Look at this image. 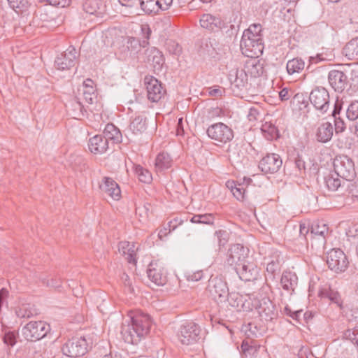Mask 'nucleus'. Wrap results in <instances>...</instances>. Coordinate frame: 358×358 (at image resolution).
I'll return each instance as SVG.
<instances>
[{
  "label": "nucleus",
  "instance_id": "nucleus-3",
  "mask_svg": "<svg viewBox=\"0 0 358 358\" xmlns=\"http://www.w3.org/2000/svg\"><path fill=\"white\" fill-rule=\"evenodd\" d=\"M89 349V343L85 337H73L62 346V352L69 357H79L85 355Z\"/></svg>",
  "mask_w": 358,
  "mask_h": 358
},
{
  "label": "nucleus",
  "instance_id": "nucleus-36",
  "mask_svg": "<svg viewBox=\"0 0 358 358\" xmlns=\"http://www.w3.org/2000/svg\"><path fill=\"white\" fill-rule=\"evenodd\" d=\"M342 178L336 176V173H331L324 178V182L329 190L334 192L342 185Z\"/></svg>",
  "mask_w": 358,
  "mask_h": 358
},
{
  "label": "nucleus",
  "instance_id": "nucleus-29",
  "mask_svg": "<svg viewBox=\"0 0 358 358\" xmlns=\"http://www.w3.org/2000/svg\"><path fill=\"white\" fill-rule=\"evenodd\" d=\"M103 137L108 142V141H112L115 143H120L122 141L121 132L113 124H107L106 125Z\"/></svg>",
  "mask_w": 358,
  "mask_h": 358
},
{
  "label": "nucleus",
  "instance_id": "nucleus-54",
  "mask_svg": "<svg viewBox=\"0 0 358 358\" xmlns=\"http://www.w3.org/2000/svg\"><path fill=\"white\" fill-rule=\"evenodd\" d=\"M36 306L31 303H24L20 307L19 311L24 313H31L36 311Z\"/></svg>",
  "mask_w": 358,
  "mask_h": 358
},
{
  "label": "nucleus",
  "instance_id": "nucleus-31",
  "mask_svg": "<svg viewBox=\"0 0 358 358\" xmlns=\"http://www.w3.org/2000/svg\"><path fill=\"white\" fill-rule=\"evenodd\" d=\"M172 165V159L166 152L159 153L155 159V169L157 172H161L165 169H169Z\"/></svg>",
  "mask_w": 358,
  "mask_h": 358
},
{
  "label": "nucleus",
  "instance_id": "nucleus-21",
  "mask_svg": "<svg viewBox=\"0 0 358 358\" xmlns=\"http://www.w3.org/2000/svg\"><path fill=\"white\" fill-rule=\"evenodd\" d=\"M257 58L250 57V59L247 60L245 65L244 70L247 74L250 75L253 78H258L264 73V62Z\"/></svg>",
  "mask_w": 358,
  "mask_h": 358
},
{
  "label": "nucleus",
  "instance_id": "nucleus-17",
  "mask_svg": "<svg viewBox=\"0 0 358 358\" xmlns=\"http://www.w3.org/2000/svg\"><path fill=\"white\" fill-rule=\"evenodd\" d=\"M149 279L157 285L166 283V276L164 267L158 262H151L147 270Z\"/></svg>",
  "mask_w": 358,
  "mask_h": 358
},
{
  "label": "nucleus",
  "instance_id": "nucleus-56",
  "mask_svg": "<svg viewBox=\"0 0 358 358\" xmlns=\"http://www.w3.org/2000/svg\"><path fill=\"white\" fill-rule=\"evenodd\" d=\"M278 269V264L273 261L269 262L266 266V271L271 273V278H274V273Z\"/></svg>",
  "mask_w": 358,
  "mask_h": 358
},
{
  "label": "nucleus",
  "instance_id": "nucleus-23",
  "mask_svg": "<svg viewBox=\"0 0 358 358\" xmlns=\"http://www.w3.org/2000/svg\"><path fill=\"white\" fill-rule=\"evenodd\" d=\"M147 129V117L143 113H139L131 120L129 130L135 135H140Z\"/></svg>",
  "mask_w": 358,
  "mask_h": 358
},
{
  "label": "nucleus",
  "instance_id": "nucleus-22",
  "mask_svg": "<svg viewBox=\"0 0 358 358\" xmlns=\"http://www.w3.org/2000/svg\"><path fill=\"white\" fill-rule=\"evenodd\" d=\"M88 147L91 152L101 155L108 148V142L101 135H96L90 138Z\"/></svg>",
  "mask_w": 358,
  "mask_h": 358
},
{
  "label": "nucleus",
  "instance_id": "nucleus-10",
  "mask_svg": "<svg viewBox=\"0 0 358 358\" xmlns=\"http://www.w3.org/2000/svg\"><path fill=\"white\" fill-rule=\"evenodd\" d=\"M241 50L242 53L248 57H259L263 52V41L258 39L241 38Z\"/></svg>",
  "mask_w": 358,
  "mask_h": 358
},
{
  "label": "nucleus",
  "instance_id": "nucleus-48",
  "mask_svg": "<svg viewBox=\"0 0 358 358\" xmlns=\"http://www.w3.org/2000/svg\"><path fill=\"white\" fill-rule=\"evenodd\" d=\"M167 50L173 55H180L182 52L181 46L174 41H169L166 43Z\"/></svg>",
  "mask_w": 358,
  "mask_h": 358
},
{
  "label": "nucleus",
  "instance_id": "nucleus-12",
  "mask_svg": "<svg viewBox=\"0 0 358 358\" xmlns=\"http://www.w3.org/2000/svg\"><path fill=\"white\" fill-rule=\"evenodd\" d=\"M77 57V50L70 46L64 53L56 58L55 65L59 70L69 69L75 66Z\"/></svg>",
  "mask_w": 358,
  "mask_h": 358
},
{
  "label": "nucleus",
  "instance_id": "nucleus-30",
  "mask_svg": "<svg viewBox=\"0 0 358 358\" xmlns=\"http://www.w3.org/2000/svg\"><path fill=\"white\" fill-rule=\"evenodd\" d=\"M253 306L257 313H273L275 309L273 302L267 297L262 298L261 300H255L253 302Z\"/></svg>",
  "mask_w": 358,
  "mask_h": 358
},
{
  "label": "nucleus",
  "instance_id": "nucleus-41",
  "mask_svg": "<svg viewBox=\"0 0 358 358\" xmlns=\"http://www.w3.org/2000/svg\"><path fill=\"white\" fill-rule=\"evenodd\" d=\"M214 216L213 214H198L194 215L190 219V222L194 224H205L212 225L214 223Z\"/></svg>",
  "mask_w": 358,
  "mask_h": 358
},
{
  "label": "nucleus",
  "instance_id": "nucleus-9",
  "mask_svg": "<svg viewBox=\"0 0 358 358\" xmlns=\"http://www.w3.org/2000/svg\"><path fill=\"white\" fill-rule=\"evenodd\" d=\"M208 136L218 142L227 143L230 141L233 137V131L226 124L219 122L211 125L207 129Z\"/></svg>",
  "mask_w": 358,
  "mask_h": 358
},
{
  "label": "nucleus",
  "instance_id": "nucleus-43",
  "mask_svg": "<svg viewBox=\"0 0 358 358\" xmlns=\"http://www.w3.org/2000/svg\"><path fill=\"white\" fill-rule=\"evenodd\" d=\"M346 117L350 121L358 119V101L350 103L346 110Z\"/></svg>",
  "mask_w": 358,
  "mask_h": 358
},
{
  "label": "nucleus",
  "instance_id": "nucleus-20",
  "mask_svg": "<svg viewBox=\"0 0 358 358\" xmlns=\"http://www.w3.org/2000/svg\"><path fill=\"white\" fill-rule=\"evenodd\" d=\"M148 62L152 66L155 71H161L164 64V58L161 51L155 47L145 50Z\"/></svg>",
  "mask_w": 358,
  "mask_h": 358
},
{
  "label": "nucleus",
  "instance_id": "nucleus-4",
  "mask_svg": "<svg viewBox=\"0 0 358 358\" xmlns=\"http://www.w3.org/2000/svg\"><path fill=\"white\" fill-rule=\"evenodd\" d=\"M334 169L336 176L348 181L352 180L356 174L354 163L347 156L336 157L334 161Z\"/></svg>",
  "mask_w": 358,
  "mask_h": 358
},
{
  "label": "nucleus",
  "instance_id": "nucleus-45",
  "mask_svg": "<svg viewBox=\"0 0 358 358\" xmlns=\"http://www.w3.org/2000/svg\"><path fill=\"white\" fill-rule=\"evenodd\" d=\"M83 99L86 103L92 104L96 99L95 90L93 87H83Z\"/></svg>",
  "mask_w": 358,
  "mask_h": 358
},
{
  "label": "nucleus",
  "instance_id": "nucleus-55",
  "mask_svg": "<svg viewBox=\"0 0 358 358\" xmlns=\"http://www.w3.org/2000/svg\"><path fill=\"white\" fill-rule=\"evenodd\" d=\"M246 34L249 33H254L255 34H262V27L259 23H255L251 24L246 30Z\"/></svg>",
  "mask_w": 358,
  "mask_h": 358
},
{
  "label": "nucleus",
  "instance_id": "nucleus-64",
  "mask_svg": "<svg viewBox=\"0 0 358 358\" xmlns=\"http://www.w3.org/2000/svg\"><path fill=\"white\" fill-rule=\"evenodd\" d=\"M345 129L344 122L342 120H335L336 132H342Z\"/></svg>",
  "mask_w": 358,
  "mask_h": 358
},
{
  "label": "nucleus",
  "instance_id": "nucleus-6",
  "mask_svg": "<svg viewBox=\"0 0 358 358\" xmlns=\"http://www.w3.org/2000/svg\"><path fill=\"white\" fill-rule=\"evenodd\" d=\"M199 327L194 322L185 321L180 326L178 338L183 345L195 343L200 334Z\"/></svg>",
  "mask_w": 358,
  "mask_h": 358
},
{
  "label": "nucleus",
  "instance_id": "nucleus-27",
  "mask_svg": "<svg viewBox=\"0 0 358 358\" xmlns=\"http://www.w3.org/2000/svg\"><path fill=\"white\" fill-rule=\"evenodd\" d=\"M298 278L296 275L291 271H285L280 279V284L285 290L288 292L294 291L297 285Z\"/></svg>",
  "mask_w": 358,
  "mask_h": 358
},
{
  "label": "nucleus",
  "instance_id": "nucleus-7",
  "mask_svg": "<svg viewBox=\"0 0 358 358\" xmlns=\"http://www.w3.org/2000/svg\"><path fill=\"white\" fill-rule=\"evenodd\" d=\"M50 329V324L43 321H31L24 327L23 334L27 340L38 341L43 338Z\"/></svg>",
  "mask_w": 358,
  "mask_h": 358
},
{
  "label": "nucleus",
  "instance_id": "nucleus-63",
  "mask_svg": "<svg viewBox=\"0 0 358 358\" xmlns=\"http://www.w3.org/2000/svg\"><path fill=\"white\" fill-rule=\"evenodd\" d=\"M279 96L282 101H286L290 98L291 94L287 88H284L279 92Z\"/></svg>",
  "mask_w": 358,
  "mask_h": 358
},
{
  "label": "nucleus",
  "instance_id": "nucleus-60",
  "mask_svg": "<svg viewBox=\"0 0 358 358\" xmlns=\"http://www.w3.org/2000/svg\"><path fill=\"white\" fill-rule=\"evenodd\" d=\"M247 116L250 121L257 120L258 119V117L259 116V113L258 109L256 108H250L249 109Z\"/></svg>",
  "mask_w": 358,
  "mask_h": 358
},
{
  "label": "nucleus",
  "instance_id": "nucleus-5",
  "mask_svg": "<svg viewBox=\"0 0 358 358\" xmlns=\"http://www.w3.org/2000/svg\"><path fill=\"white\" fill-rule=\"evenodd\" d=\"M327 264L331 271L341 273L348 268L349 262L345 254L341 249H333L327 254Z\"/></svg>",
  "mask_w": 358,
  "mask_h": 358
},
{
  "label": "nucleus",
  "instance_id": "nucleus-25",
  "mask_svg": "<svg viewBox=\"0 0 358 358\" xmlns=\"http://www.w3.org/2000/svg\"><path fill=\"white\" fill-rule=\"evenodd\" d=\"M119 252L126 257V259L129 263L136 264V248L134 243H129L127 241L120 242L118 246Z\"/></svg>",
  "mask_w": 358,
  "mask_h": 358
},
{
  "label": "nucleus",
  "instance_id": "nucleus-61",
  "mask_svg": "<svg viewBox=\"0 0 358 358\" xmlns=\"http://www.w3.org/2000/svg\"><path fill=\"white\" fill-rule=\"evenodd\" d=\"M142 35L148 41L150 38L151 34V29L148 24H143L141 27Z\"/></svg>",
  "mask_w": 358,
  "mask_h": 358
},
{
  "label": "nucleus",
  "instance_id": "nucleus-38",
  "mask_svg": "<svg viewBox=\"0 0 358 358\" xmlns=\"http://www.w3.org/2000/svg\"><path fill=\"white\" fill-rule=\"evenodd\" d=\"M305 66L304 62L299 58H294L287 63V71L290 75L301 72Z\"/></svg>",
  "mask_w": 358,
  "mask_h": 358
},
{
  "label": "nucleus",
  "instance_id": "nucleus-47",
  "mask_svg": "<svg viewBox=\"0 0 358 358\" xmlns=\"http://www.w3.org/2000/svg\"><path fill=\"white\" fill-rule=\"evenodd\" d=\"M344 337L358 347V329H348L344 333Z\"/></svg>",
  "mask_w": 358,
  "mask_h": 358
},
{
  "label": "nucleus",
  "instance_id": "nucleus-13",
  "mask_svg": "<svg viewBox=\"0 0 358 358\" xmlns=\"http://www.w3.org/2000/svg\"><path fill=\"white\" fill-rule=\"evenodd\" d=\"M282 164V159L278 155L270 154L261 159L259 168L265 173H274L279 170Z\"/></svg>",
  "mask_w": 358,
  "mask_h": 358
},
{
  "label": "nucleus",
  "instance_id": "nucleus-53",
  "mask_svg": "<svg viewBox=\"0 0 358 358\" xmlns=\"http://www.w3.org/2000/svg\"><path fill=\"white\" fill-rule=\"evenodd\" d=\"M215 235L217 236V238L219 242V245H224L227 241V236L228 234L227 231L224 230H218L215 231Z\"/></svg>",
  "mask_w": 358,
  "mask_h": 358
},
{
  "label": "nucleus",
  "instance_id": "nucleus-14",
  "mask_svg": "<svg viewBox=\"0 0 358 358\" xmlns=\"http://www.w3.org/2000/svg\"><path fill=\"white\" fill-rule=\"evenodd\" d=\"M236 270L239 278L245 281L256 280L259 275V268L252 262H244Z\"/></svg>",
  "mask_w": 358,
  "mask_h": 358
},
{
  "label": "nucleus",
  "instance_id": "nucleus-52",
  "mask_svg": "<svg viewBox=\"0 0 358 358\" xmlns=\"http://www.w3.org/2000/svg\"><path fill=\"white\" fill-rule=\"evenodd\" d=\"M5 344L9 346H13L16 343L15 335L13 332L6 333L3 338Z\"/></svg>",
  "mask_w": 358,
  "mask_h": 358
},
{
  "label": "nucleus",
  "instance_id": "nucleus-57",
  "mask_svg": "<svg viewBox=\"0 0 358 358\" xmlns=\"http://www.w3.org/2000/svg\"><path fill=\"white\" fill-rule=\"evenodd\" d=\"M182 223H183V220L179 217H176L173 220H171L168 223V227H169V231L175 230L178 226L181 225Z\"/></svg>",
  "mask_w": 358,
  "mask_h": 358
},
{
  "label": "nucleus",
  "instance_id": "nucleus-24",
  "mask_svg": "<svg viewBox=\"0 0 358 358\" xmlns=\"http://www.w3.org/2000/svg\"><path fill=\"white\" fill-rule=\"evenodd\" d=\"M229 80L237 88H243L248 83V74L244 69H233L229 74Z\"/></svg>",
  "mask_w": 358,
  "mask_h": 358
},
{
  "label": "nucleus",
  "instance_id": "nucleus-33",
  "mask_svg": "<svg viewBox=\"0 0 358 358\" xmlns=\"http://www.w3.org/2000/svg\"><path fill=\"white\" fill-rule=\"evenodd\" d=\"M328 233L329 228L327 225L324 222L320 221L312 224L310 235L311 238H313V236H320L324 241Z\"/></svg>",
  "mask_w": 358,
  "mask_h": 358
},
{
  "label": "nucleus",
  "instance_id": "nucleus-18",
  "mask_svg": "<svg viewBox=\"0 0 358 358\" xmlns=\"http://www.w3.org/2000/svg\"><path fill=\"white\" fill-rule=\"evenodd\" d=\"M99 189L101 192L110 196L113 200H119L121 196V191L117 183L112 178L104 177L99 184Z\"/></svg>",
  "mask_w": 358,
  "mask_h": 358
},
{
  "label": "nucleus",
  "instance_id": "nucleus-2",
  "mask_svg": "<svg viewBox=\"0 0 358 358\" xmlns=\"http://www.w3.org/2000/svg\"><path fill=\"white\" fill-rule=\"evenodd\" d=\"M208 290L218 303L225 302L227 299L232 306H236L231 300L237 299L238 295L235 293L229 294L227 282L221 277H211L208 280ZM238 306V304L236 305Z\"/></svg>",
  "mask_w": 358,
  "mask_h": 358
},
{
  "label": "nucleus",
  "instance_id": "nucleus-49",
  "mask_svg": "<svg viewBox=\"0 0 358 358\" xmlns=\"http://www.w3.org/2000/svg\"><path fill=\"white\" fill-rule=\"evenodd\" d=\"M73 108V115L75 116V118H80L81 116L84 115L85 108L83 103L80 101H75L72 104Z\"/></svg>",
  "mask_w": 358,
  "mask_h": 358
},
{
  "label": "nucleus",
  "instance_id": "nucleus-28",
  "mask_svg": "<svg viewBox=\"0 0 358 358\" xmlns=\"http://www.w3.org/2000/svg\"><path fill=\"white\" fill-rule=\"evenodd\" d=\"M318 296H320L322 299H327L329 300L331 303L336 304L337 306H342V300L340 294L338 292L334 291L329 287H324L320 289L318 292Z\"/></svg>",
  "mask_w": 358,
  "mask_h": 358
},
{
  "label": "nucleus",
  "instance_id": "nucleus-35",
  "mask_svg": "<svg viewBox=\"0 0 358 358\" xmlns=\"http://www.w3.org/2000/svg\"><path fill=\"white\" fill-rule=\"evenodd\" d=\"M226 187L232 192L237 200L242 201L245 194V189L241 184H237L234 180H229L226 182Z\"/></svg>",
  "mask_w": 358,
  "mask_h": 358
},
{
  "label": "nucleus",
  "instance_id": "nucleus-50",
  "mask_svg": "<svg viewBox=\"0 0 358 358\" xmlns=\"http://www.w3.org/2000/svg\"><path fill=\"white\" fill-rule=\"evenodd\" d=\"M348 191L353 201H358V181H355L348 185Z\"/></svg>",
  "mask_w": 358,
  "mask_h": 358
},
{
  "label": "nucleus",
  "instance_id": "nucleus-44",
  "mask_svg": "<svg viewBox=\"0 0 358 358\" xmlns=\"http://www.w3.org/2000/svg\"><path fill=\"white\" fill-rule=\"evenodd\" d=\"M261 130L265 134V137L267 138H273L277 134V129L271 123L265 122L262 125Z\"/></svg>",
  "mask_w": 358,
  "mask_h": 358
},
{
  "label": "nucleus",
  "instance_id": "nucleus-19",
  "mask_svg": "<svg viewBox=\"0 0 358 358\" xmlns=\"http://www.w3.org/2000/svg\"><path fill=\"white\" fill-rule=\"evenodd\" d=\"M329 83L336 92H343L347 86L348 78L341 71L332 70L329 73Z\"/></svg>",
  "mask_w": 358,
  "mask_h": 358
},
{
  "label": "nucleus",
  "instance_id": "nucleus-15",
  "mask_svg": "<svg viewBox=\"0 0 358 358\" xmlns=\"http://www.w3.org/2000/svg\"><path fill=\"white\" fill-rule=\"evenodd\" d=\"M246 251L245 248L241 244H234L228 250L227 255V262L230 266L243 264L246 257Z\"/></svg>",
  "mask_w": 358,
  "mask_h": 358
},
{
  "label": "nucleus",
  "instance_id": "nucleus-62",
  "mask_svg": "<svg viewBox=\"0 0 358 358\" xmlns=\"http://www.w3.org/2000/svg\"><path fill=\"white\" fill-rule=\"evenodd\" d=\"M295 165H296V167L299 170V171H302V170H305L306 169V166H305V162L304 160L301 157H297L296 159H295Z\"/></svg>",
  "mask_w": 358,
  "mask_h": 358
},
{
  "label": "nucleus",
  "instance_id": "nucleus-51",
  "mask_svg": "<svg viewBox=\"0 0 358 358\" xmlns=\"http://www.w3.org/2000/svg\"><path fill=\"white\" fill-rule=\"evenodd\" d=\"M173 0H156L157 3L158 12L165 11L169 9Z\"/></svg>",
  "mask_w": 358,
  "mask_h": 358
},
{
  "label": "nucleus",
  "instance_id": "nucleus-26",
  "mask_svg": "<svg viewBox=\"0 0 358 358\" xmlns=\"http://www.w3.org/2000/svg\"><path fill=\"white\" fill-rule=\"evenodd\" d=\"M334 128L331 123L324 122L320 125L317 130V139L322 143H327L330 141L333 136Z\"/></svg>",
  "mask_w": 358,
  "mask_h": 358
},
{
  "label": "nucleus",
  "instance_id": "nucleus-42",
  "mask_svg": "<svg viewBox=\"0 0 358 358\" xmlns=\"http://www.w3.org/2000/svg\"><path fill=\"white\" fill-rule=\"evenodd\" d=\"M135 173L142 182L150 183L152 180L151 173L141 166L138 165L135 167Z\"/></svg>",
  "mask_w": 358,
  "mask_h": 358
},
{
  "label": "nucleus",
  "instance_id": "nucleus-39",
  "mask_svg": "<svg viewBox=\"0 0 358 358\" xmlns=\"http://www.w3.org/2000/svg\"><path fill=\"white\" fill-rule=\"evenodd\" d=\"M156 0H140L142 10L148 15L158 14V6Z\"/></svg>",
  "mask_w": 358,
  "mask_h": 358
},
{
  "label": "nucleus",
  "instance_id": "nucleus-40",
  "mask_svg": "<svg viewBox=\"0 0 358 358\" xmlns=\"http://www.w3.org/2000/svg\"><path fill=\"white\" fill-rule=\"evenodd\" d=\"M143 45L148 43V41H143ZM142 46V44L139 41L138 39L134 38V37H128L127 38L125 48L127 49L128 52H129L131 54H135L138 52V51L141 49V47Z\"/></svg>",
  "mask_w": 358,
  "mask_h": 358
},
{
  "label": "nucleus",
  "instance_id": "nucleus-32",
  "mask_svg": "<svg viewBox=\"0 0 358 358\" xmlns=\"http://www.w3.org/2000/svg\"><path fill=\"white\" fill-rule=\"evenodd\" d=\"M343 53L349 59H358V37L352 39L345 45Z\"/></svg>",
  "mask_w": 358,
  "mask_h": 358
},
{
  "label": "nucleus",
  "instance_id": "nucleus-37",
  "mask_svg": "<svg viewBox=\"0 0 358 358\" xmlns=\"http://www.w3.org/2000/svg\"><path fill=\"white\" fill-rule=\"evenodd\" d=\"M9 6L17 14L26 13L29 7V0H7Z\"/></svg>",
  "mask_w": 358,
  "mask_h": 358
},
{
  "label": "nucleus",
  "instance_id": "nucleus-11",
  "mask_svg": "<svg viewBox=\"0 0 358 358\" xmlns=\"http://www.w3.org/2000/svg\"><path fill=\"white\" fill-rule=\"evenodd\" d=\"M148 99L152 102L159 101L164 95L165 90L161 83L152 76L145 78Z\"/></svg>",
  "mask_w": 358,
  "mask_h": 358
},
{
  "label": "nucleus",
  "instance_id": "nucleus-1",
  "mask_svg": "<svg viewBox=\"0 0 358 358\" xmlns=\"http://www.w3.org/2000/svg\"><path fill=\"white\" fill-rule=\"evenodd\" d=\"M128 316L127 324H123L122 327V338L128 344L136 345L149 333L152 320L150 315Z\"/></svg>",
  "mask_w": 358,
  "mask_h": 358
},
{
  "label": "nucleus",
  "instance_id": "nucleus-46",
  "mask_svg": "<svg viewBox=\"0 0 358 358\" xmlns=\"http://www.w3.org/2000/svg\"><path fill=\"white\" fill-rule=\"evenodd\" d=\"M150 204H143L136 208V215L139 217L141 222L146 220L148 217Z\"/></svg>",
  "mask_w": 358,
  "mask_h": 358
},
{
  "label": "nucleus",
  "instance_id": "nucleus-34",
  "mask_svg": "<svg viewBox=\"0 0 358 358\" xmlns=\"http://www.w3.org/2000/svg\"><path fill=\"white\" fill-rule=\"evenodd\" d=\"M84 10L87 13L99 18H102L104 15V8L99 7L98 3L94 0L86 1L84 4Z\"/></svg>",
  "mask_w": 358,
  "mask_h": 358
},
{
  "label": "nucleus",
  "instance_id": "nucleus-59",
  "mask_svg": "<svg viewBox=\"0 0 358 358\" xmlns=\"http://www.w3.org/2000/svg\"><path fill=\"white\" fill-rule=\"evenodd\" d=\"M293 321H294L296 324L301 323V316H303V320L307 321L309 319H312L313 315H287Z\"/></svg>",
  "mask_w": 358,
  "mask_h": 358
},
{
  "label": "nucleus",
  "instance_id": "nucleus-58",
  "mask_svg": "<svg viewBox=\"0 0 358 358\" xmlns=\"http://www.w3.org/2000/svg\"><path fill=\"white\" fill-rule=\"evenodd\" d=\"M203 278V271H197L192 273H189L187 275V278L189 281H198Z\"/></svg>",
  "mask_w": 358,
  "mask_h": 358
},
{
  "label": "nucleus",
  "instance_id": "nucleus-16",
  "mask_svg": "<svg viewBox=\"0 0 358 358\" xmlns=\"http://www.w3.org/2000/svg\"><path fill=\"white\" fill-rule=\"evenodd\" d=\"M199 22L202 28L213 32L220 31L225 24L220 17L210 13L202 15Z\"/></svg>",
  "mask_w": 358,
  "mask_h": 358
},
{
  "label": "nucleus",
  "instance_id": "nucleus-8",
  "mask_svg": "<svg viewBox=\"0 0 358 358\" xmlns=\"http://www.w3.org/2000/svg\"><path fill=\"white\" fill-rule=\"evenodd\" d=\"M309 99L313 106L321 114L326 113L329 109V94L324 87H316L310 94Z\"/></svg>",
  "mask_w": 358,
  "mask_h": 358
}]
</instances>
